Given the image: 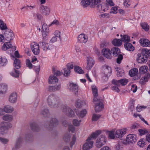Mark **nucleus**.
<instances>
[{"label":"nucleus","mask_w":150,"mask_h":150,"mask_svg":"<svg viewBox=\"0 0 150 150\" xmlns=\"http://www.w3.org/2000/svg\"><path fill=\"white\" fill-rule=\"evenodd\" d=\"M114 5V3L112 0H106L105 4L103 3L102 12L108 10L110 6H112Z\"/></svg>","instance_id":"obj_11"},{"label":"nucleus","mask_w":150,"mask_h":150,"mask_svg":"<svg viewBox=\"0 0 150 150\" xmlns=\"http://www.w3.org/2000/svg\"><path fill=\"white\" fill-rule=\"evenodd\" d=\"M31 47L32 51L34 54L38 55L39 54L40 50L38 44L34 42L32 44Z\"/></svg>","instance_id":"obj_15"},{"label":"nucleus","mask_w":150,"mask_h":150,"mask_svg":"<svg viewBox=\"0 0 150 150\" xmlns=\"http://www.w3.org/2000/svg\"><path fill=\"white\" fill-rule=\"evenodd\" d=\"M150 77V74L149 73H147L143 77V82L147 81L148 79Z\"/></svg>","instance_id":"obj_59"},{"label":"nucleus","mask_w":150,"mask_h":150,"mask_svg":"<svg viewBox=\"0 0 150 150\" xmlns=\"http://www.w3.org/2000/svg\"><path fill=\"white\" fill-rule=\"evenodd\" d=\"M100 115H99L93 114L92 116L93 121H96L100 117Z\"/></svg>","instance_id":"obj_54"},{"label":"nucleus","mask_w":150,"mask_h":150,"mask_svg":"<svg viewBox=\"0 0 150 150\" xmlns=\"http://www.w3.org/2000/svg\"><path fill=\"white\" fill-rule=\"evenodd\" d=\"M124 46L126 50L129 51H133L134 50V47L129 42L125 43Z\"/></svg>","instance_id":"obj_35"},{"label":"nucleus","mask_w":150,"mask_h":150,"mask_svg":"<svg viewBox=\"0 0 150 150\" xmlns=\"http://www.w3.org/2000/svg\"><path fill=\"white\" fill-rule=\"evenodd\" d=\"M138 73V70L137 68H133L130 70L129 74L131 76H136Z\"/></svg>","instance_id":"obj_39"},{"label":"nucleus","mask_w":150,"mask_h":150,"mask_svg":"<svg viewBox=\"0 0 150 150\" xmlns=\"http://www.w3.org/2000/svg\"><path fill=\"white\" fill-rule=\"evenodd\" d=\"M41 114L45 117H47L49 114V111L47 108L41 110Z\"/></svg>","instance_id":"obj_43"},{"label":"nucleus","mask_w":150,"mask_h":150,"mask_svg":"<svg viewBox=\"0 0 150 150\" xmlns=\"http://www.w3.org/2000/svg\"><path fill=\"white\" fill-rule=\"evenodd\" d=\"M102 132L100 130H98L93 133L86 140V142L83 144V150H88L91 148L93 145L92 139H95Z\"/></svg>","instance_id":"obj_1"},{"label":"nucleus","mask_w":150,"mask_h":150,"mask_svg":"<svg viewBox=\"0 0 150 150\" xmlns=\"http://www.w3.org/2000/svg\"><path fill=\"white\" fill-rule=\"evenodd\" d=\"M146 144L144 139H141L138 142V145L140 147H143Z\"/></svg>","instance_id":"obj_48"},{"label":"nucleus","mask_w":150,"mask_h":150,"mask_svg":"<svg viewBox=\"0 0 150 150\" xmlns=\"http://www.w3.org/2000/svg\"><path fill=\"white\" fill-rule=\"evenodd\" d=\"M76 112L79 117L83 118L86 115V111L85 109H83L81 111L77 110L76 111Z\"/></svg>","instance_id":"obj_30"},{"label":"nucleus","mask_w":150,"mask_h":150,"mask_svg":"<svg viewBox=\"0 0 150 150\" xmlns=\"http://www.w3.org/2000/svg\"><path fill=\"white\" fill-rule=\"evenodd\" d=\"M136 136L134 134H129L127 137L126 141L129 144V143H133L136 141Z\"/></svg>","instance_id":"obj_17"},{"label":"nucleus","mask_w":150,"mask_h":150,"mask_svg":"<svg viewBox=\"0 0 150 150\" xmlns=\"http://www.w3.org/2000/svg\"><path fill=\"white\" fill-rule=\"evenodd\" d=\"M47 102L49 105L52 108H57L59 106L60 101L59 98L54 95H51L47 98Z\"/></svg>","instance_id":"obj_3"},{"label":"nucleus","mask_w":150,"mask_h":150,"mask_svg":"<svg viewBox=\"0 0 150 150\" xmlns=\"http://www.w3.org/2000/svg\"><path fill=\"white\" fill-rule=\"evenodd\" d=\"M91 3V1L90 0H82L81 4L84 8L88 6Z\"/></svg>","instance_id":"obj_38"},{"label":"nucleus","mask_w":150,"mask_h":150,"mask_svg":"<svg viewBox=\"0 0 150 150\" xmlns=\"http://www.w3.org/2000/svg\"><path fill=\"white\" fill-rule=\"evenodd\" d=\"M103 106L102 102H99L97 103L95 107V110L96 112H99L101 111L103 109Z\"/></svg>","instance_id":"obj_31"},{"label":"nucleus","mask_w":150,"mask_h":150,"mask_svg":"<svg viewBox=\"0 0 150 150\" xmlns=\"http://www.w3.org/2000/svg\"><path fill=\"white\" fill-rule=\"evenodd\" d=\"M14 66L17 69H19L21 66L20 60L16 58L14 61Z\"/></svg>","instance_id":"obj_36"},{"label":"nucleus","mask_w":150,"mask_h":150,"mask_svg":"<svg viewBox=\"0 0 150 150\" xmlns=\"http://www.w3.org/2000/svg\"><path fill=\"white\" fill-rule=\"evenodd\" d=\"M146 108V107L144 106L138 105L136 108V110L137 112H140L142 110L145 109Z\"/></svg>","instance_id":"obj_56"},{"label":"nucleus","mask_w":150,"mask_h":150,"mask_svg":"<svg viewBox=\"0 0 150 150\" xmlns=\"http://www.w3.org/2000/svg\"><path fill=\"white\" fill-rule=\"evenodd\" d=\"M8 130V125L5 122H2L0 124V133L2 135L7 133Z\"/></svg>","instance_id":"obj_9"},{"label":"nucleus","mask_w":150,"mask_h":150,"mask_svg":"<svg viewBox=\"0 0 150 150\" xmlns=\"http://www.w3.org/2000/svg\"><path fill=\"white\" fill-rule=\"evenodd\" d=\"M150 56V50L143 49L141 53L137 54V60L139 63L142 64L147 62L148 57Z\"/></svg>","instance_id":"obj_2"},{"label":"nucleus","mask_w":150,"mask_h":150,"mask_svg":"<svg viewBox=\"0 0 150 150\" xmlns=\"http://www.w3.org/2000/svg\"><path fill=\"white\" fill-rule=\"evenodd\" d=\"M17 95L15 92L11 93L9 96V101L12 103H14L16 102L17 100Z\"/></svg>","instance_id":"obj_21"},{"label":"nucleus","mask_w":150,"mask_h":150,"mask_svg":"<svg viewBox=\"0 0 150 150\" xmlns=\"http://www.w3.org/2000/svg\"><path fill=\"white\" fill-rule=\"evenodd\" d=\"M2 118L5 121L10 122L13 120V116L10 114H6L3 116Z\"/></svg>","instance_id":"obj_32"},{"label":"nucleus","mask_w":150,"mask_h":150,"mask_svg":"<svg viewBox=\"0 0 150 150\" xmlns=\"http://www.w3.org/2000/svg\"><path fill=\"white\" fill-rule=\"evenodd\" d=\"M87 66L86 68L87 70H89L91 69L95 63L94 61L93 58L90 57H87Z\"/></svg>","instance_id":"obj_19"},{"label":"nucleus","mask_w":150,"mask_h":150,"mask_svg":"<svg viewBox=\"0 0 150 150\" xmlns=\"http://www.w3.org/2000/svg\"><path fill=\"white\" fill-rule=\"evenodd\" d=\"M106 138L105 136L102 135L99 137L96 141V146L98 148H100L104 145L106 142Z\"/></svg>","instance_id":"obj_6"},{"label":"nucleus","mask_w":150,"mask_h":150,"mask_svg":"<svg viewBox=\"0 0 150 150\" xmlns=\"http://www.w3.org/2000/svg\"><path fill=\"white\" fill-rule=\"evenodd\" d=\"M26 64L27 67H28L29 69H31L33 68V65L29 60L27 59L26 60Z\"/></svg>","instance_id":"obj_53"},{"label":"nucleus","mask_w":150,"mask_h":150,"mask_svg":"<svg viewBox=\"0 0 150 150\" xmlns=\"http://www.w3.org/2000/svg\"><path fill=\"white\" fill-rule=\"evenodd\" d=\"M130 40V38L127 35H124L122 38V41H123L125 43L129 42Z\"/></svg>","instance_id":"obj_45"},{"label":"nucleus","mask_w":150,"mask_h":150,"mask_svg":"<svg viewBox=\"0 0 150 150\" xmlns=\"http://www.w3.org/2000/svg\"><path fill=\"white\" fill-rule=\"evenodd\" d=\"M61 87L60 84H59L58 85H55L54 86H50L49 88V90L51 91H59L60 90Z\"/></svg>","instance_id":"obj_37"},{"label":"nucleus","mask_w":150,"mask_h":150,"mask_svg":"<svg viewBox=\"0 0 150 150\" xmlns=\"http://www.w3.org/2000/svg\"><path fill=\"white\" fill-rule=\"evenodd\" d=\"M4 35L5 40L10 41L13 40L14 38V34L12 30L8 29L5 31Z\"/></svg>","instance_id":"obj_7"},{"label":"nucleus","mask_w":150,"mask_h":150,"mask_svg":"<svg viewBox=\"0 0 150 150\" xmlns=\"http://www.w3.org/2000/svg\"><path fill=\"white\" fill-rule=\"evenodd\" d=\"M32 129L34 131L38 132L40 130V127L39 126L35 123H32L30 125Z\"/></svg>","instance_id":"obj_40"},{"label":"nucleus","mask_w":150,"mask_h":150,"mask_svg":"<svg viewBox=\"0 0 150 150\" xmlns=\"http://www.w3.org/2000/svg\"><path fill=\"white\" fill-rule=\"evenodd\" d=\"M68 129L69 131L71 132H72L73 133L75 131V128L73 125H70L69 126Z\"/></svg>","instance_id":"obj_64"},{"label":"nucleus","mask_w":150,"mask_h":150,"mask_svg":"<svg viewBox=\"0 0 150 150\" xmlns=\"http://www.w3.org/2000/svg\"><path fill=\"white\" fill-rule=\"evenodd\" d=\"M0 28L2 30H5L7 29L6 24L1 20H0Z\"/></svg>","instance_id":"obj_46"},{"label":"nucleus","mask_w":150,"mask_h":150,"mask_svg":"<svg viewBox=\"0 0 150 150\" xmlns=\"http://www.w3.org/2000/svg\"><path fill=\"white\" fill-rule=\"evenodd\" d=\"M118 57L117 59V62L118 64H120L121 63V60L123 59V56L121 54L118 55Z\"/></svg>","instance_id":"obj_58"},{"label":"nucleus","mask_w":150,"mask_h":150,"mask_svg":"<svg viewBox=\"0 0 150 150\" xmlns=\"http://www.w3.org/2000/svg\"><path fill=\"white\" fill-rule=\"evenodd\" d=\"M112 43L114 46H120L122 45V41L120 39L115 38L112 41Z\"/></svg>","instance_id":"obj_34"},{"label":"nucleus","mask_w":150,"mask_h":150,"mask_svg":"<svg viewBox=\"0 0 150 150\" xmlns=\"http://www.w3.org/2000/svg\"><path fill=\"white\" fill-rule=\"evenodd\" d=\"M102 71L105 76H109L112 73L111 68L107 65H104L102 68Z\"/></svg>","instance_id":"obj_14"},{"label":"nucleus","mask_w":150,"mask_h":150,"mask_svg":"<svg viewBox=\"0 0 150 150\" xmlns=\"http://www.w3.org/2000/svg\"><path fill=\"white\" fill-rule=\"evenodd\" d=\"M148 70V67L146 66H144L140 67L139 69V71L141 74H143L147 72Z\"/></svg>","instance_id":"obj_41"},{"label":"nucleus","mask_w":150,"mask_h":150,"mask_svg":"<svg viewBox=\"0 0 150 150\" xmlns=\"http://www.w3.org/2000/svg\"><path fill=\"white\" fill-rule=\"evenodd\" d=\"M58 125V121L55 118H52L50 121L48 128H52L57 126Z\"/></svg>","instance_id":"obj_22"},{"label":"nucleus","mask_w":150,"mask_h":150,"mask_svg":"<svg viewBox=\"0 0 150 150\" xmlns=\"http://www.w3.org/2000/svg\"><path fill=\"white\" fill-rule=\"evenodd\" d=\"M61 109L63 112L65 113L69 117H73L74 115V111L70 107L66 105H62Z\"/></svg>","instance_id":"obj_4"},{"label":"nucleus","mask_w":150,"mask_h":150,"mask_svg":"<svg viewBox=\"0 0 150 150\" xmlns=\"http://www.w3.org/2000/svg\"><path fill=\"white\" fill-rule=\"evenodd\" d=\"M3 110L7 113H10L12 112L14 110V108L12 106L7 105L4 107Z\"/></svg>","instance_id":"obj_27"},{"label":"nucleus","mask_w":150,"mask_h":150,"mask_svg":"<svg viewBox=\"0 0 150 150\" xmlns=\"http://www.w3.org/2000/svg\"><path fill=\"white\" fill-rule=\"evenodd\" d=\"M10 74L13 76L18 77L19 76L18 71L15 69L10 72Z\"/></svg>","instance_id":"obj_44"},{"label":"nucleus","mask_w":150,"mask_h":150,"mask_svg":"<svg viewBox=\"0 0 150 150\" xmlns=\"http://www.w3.org/2000/svg\"><path fill=\"white\" fill-rule=\"evenodd\" d=\"M58 79L54 76L51 75L49 79V82L50 84H54L58 82Z\"/></svg>","instance_id":"obj_33"},{"label":"nucleus","mask_w":150,"mask_h":150,"mask_svg":"<svg viewBox=\"0 0 150 150\" xmlns=\"http://www.w3.org/2000/svg\"><path fill=\"white\" fill-rule=\"evenodd\" d=\"M128 82L127 79H124L118 80L113 79L112 81V83L113 84L116 86H120V85H122V86L126 85Z\"/></svg>","instance_id":"obj_12"},{"label":"nucleus","mask_w":150,"mask_h":150,"mask_svg":"<svg viewBox=\"0 0 150 150\" xmlns=\"http://www.w3.org/2000/svg\"><path fill=\"white\" fill-rule=\"evenodd\" d=\"M91 1L92 7H96L99 12H102L103 3H100L101 0H91Z\"/></svg>","instance_id":"obj_5"},{"label":"nucleus","mask_w":150,"mask_h":150,"mask_svg":"<svg viewBox=\"0 0 150 150\" xmlns=\"http://www.w3.org/2000/svg\"><path fill=\"white\" fill-rule=\"evenodd\" d=\"M8 90V85L4 83H0V94H5Z\"/></svg>","instance_id":"obj_20"},{"label":"nucleus","mask_w":150,"mask_h":150,"mask_svg":"<svg viewBox=\"0 0 150 150\" xmlns=\"http://www.w3.org/2000/svg\"><path fill=\"white\" fill-rule=\"evenodd\" d=\"M10 49V51H15L16 50L15 46H13L10 41L5 42L3 44L2 49L4 51H6L8 49Z\"/></svg>","instance_id":"obj_10"},{"label":"nucleus","mask_w":150,"mask_h":150,"mask_svg":"<svg viewBox=\"0 0 150 150\" xmlns=\"http://www.w3.org/2000/svg\"><path fill=\"white\" fill-rule=\"evenodd\" d=\"M111 52L113 55L115 57L117 56L118 55L120 54V49L118 47H114L112 48L111 50Z\"/></svg>","instance_id":"obj_28"},{"label":"nucleus","mask_w":150,"mask_h":150,"mask_svg":"<svg viewBox=\"0 0 150 150\" xmlns=\"http://www.w3.org/2000/svg\"><path fill=\"white\" fill-rule=\"evenodd\" d=\"M141 45L143 47H146L150 46V42L146 39H141L139 41Z\"/></svg>","instance_id":"obj_25"},{"label":"nucleus","mask_w":150,"mask_h":150,"mask_svg":"<svg viewBox=\"0 0 150 150\" xmlns=\"http://www.w3.org/2000/svg\"><path fill=\"white\" fill-rule=\"evenodd\" d=\"M40 47L44 51H47V50H51L53 48V45H48V43L45 41H40L39 42Z\"/></svg>","instance_id":"obj_8"},{"label":"nucleus","mask_w":150,"mask_h":150,"mask_svg":"<svg viewBox=\"0 0 150 150\" xmlns=\"http://www.w3.org/2000/svg\"><path fill=\"white\" fill-rule=\"evenodd\" d=\"M23 139L22 137H20L16 140L14 146L12 150H16L21 146V144L22 142Z\"/></svg>","instance_id":"obj_23"},{"label":"nucleus","mask_w":150,"mask_h":150,"mask_svg":"<svg viewBox=\"0 0 150 150\" xmlns=\"http://www.w3.org/2000/svg\"><path fill=\"white\" fill-rule=\"evenodd\" d=\"M102 54L105 57L108 59H110L112 57L111 50L110 49L104 48L102 50Z\"/></svg>","instance_id":"obj_18"},{"label":"nucleus","mask_w":150,"mask_h":150,"mask_svg":"<svg viewBox=\"0 0 150 150\" xmlns=\"http://www.w3.org/2000/svg\"><path fill=\"white\" fill-rule=\"evenodd\" d=\"M62 72L64 75L65 76H68L70 75V71L66 68L64 69Z\"/></svg>","instance_id":"obj_51"},{"label":"nucleus","mask_w":150,"mask_h":150,"mask_svg":"<svg viewBox=\"0 0 150 150\" xmlns=\"http://www.w3.org/2000/svg\"><path fill=\"white\" fill-rule=\"evenodd\" d=\"M70 136L68 134H65L64 137V140L67 142H68L70 140Z\"/></svg>","instance_id":"obj_57"},{"label":"nucleus","mask_w":150,"mask_h":150,"mask_svg":"<svg viewBox=\"0 0 150 150\" xmlns=\"http://www.w3.org/2000/svg\"><path fill=\"white\" fill-rule=\"evenodd\" d=\"M42 31H49L48 26L45 23H44L42 27Z\"/></svg>","instance_id":"obj_61"},{"label":"nucleus","mask_w":150,"mask_h":150,"mask_svg":"<svg viewBox=\"0 0 150 150\" xmlns=\"http://www.w3.org/2000/svg\"><path fill=\"white\" fill-rule=\"evenodd\" d=\"M92 91L93 93L94 96L95 97L97 96L98 95V90L96 86L95 85L91 86Z\"/></svg>","instance_id":"obj_42"},{"label":"nucleus","mask_w":150,"mask_h":150,"mask_svg":"<svg viewBox=\"0 0 150 150\" xmlns=\"http://www.w3.org/2000/svg\"><path fill=\"white\" fill-rule=\"evenodd\" d=\"M7 59L5 56H0V66H4L7 64Z\"/></svg>","instance_id":"obj_29"},{"label":"nucleus","mask_w":150,"mask_h":150,"mask_svg":"<svg viewBox=\"0 0 150 150\" xmlns=\"http://www.w3.org/2000/svg\"><path fill=\"white\" fill-rule=\"evenodd\" d=\"M81 100H76L75 102V105L77 108H80L82 107L81 105Z\"/></svg>","instance_id":"obj_55"},{"label":"nucleus","mask_w":150,"mask_h":150,"mask_svg":"<svg viewBox=\"0 0 150 150\" xmlns=\"http://www.w3.org/2000/svg\"><path fill=\"white\" fill-rule=\"evenodd\" d=\"M81 122V120H79L77 119H74L73 120V123L75 126H79L80 125V122Z\"/></svg>","instance_id":"obj_52"},{"label":"nucleus","mask_w":150,"mask_h":150,"mask_svg":"<svg viewBox=\"0 0 150 150\" xmlns=\"http://www.w3.org/2000/svg\"><path fill=\"white\" fill-rule=\"evenodd\" d=\"M127 131V129L126 128L118 129L115 132V136L117 138H120L126 134Z\"/></svg>","instance_id":"obj_16"},{"label":"nucleus","mask_w":150,"mask_h":150,"mask_svg":"<svg viewBox=\"0 0 150 150\" xmlns=\"http://www.w3.org/2000/svg\"><path fill=\"white\" fill-rule=\"evenodd\" d=\"M40 11L41 13L43 15H47L50 13V9L47 6H42L40 8Z\"/></svg>","instance_id":"obj_24"},{"label":"nucleus","mask_w":150,"mask_h":150,"mask_svg":"<svg viewBox=\"0 0 150 150\" xmlns=\"http://www.w3.org/2000/svg\"><path fill=\"white\" fill-rule=\"evenodd\" d=\"M109 137L110 139H114L115 138V133L113 131L110 132L109 133Z\"/></svg>","instance_id":"obj_63"},{"label":"nucleus","mask_w":150,"mask_h":150,"mask_svg":"<svg viewBox=\"0 0 150 150\" xmlns=\"http://www.w3.org/2000/svg\"><path fill=\"white\" fill-rule=\"evenodd\" d=\"M68 89L73 93L77 94L78 91V86L76 83H69Z\"/></svg>","instance_id":"obj_13"},{"label":"nucleus","mask_w":150,"mask_h":150,"mask_svg":"<svg viewBox=\"0 0 150 150\" xmlns=\"http://www.w3.org/2000/svg\"><path fill=\"white\" fill-rule=\"evenodd\" d=\"M74 71L80 74H82L83 73V71L79 67L76 66L74 67Z\"/></svg>","instance_id":"obj_49"},{"label":"nucleus","mask_w":150,"mask_h":150,"mask_svg":"<svg viewBox=\"0 0 150 150\" xmlns=\"http://www.w3.org/2000/svg\"><path fill=\"white\" fill-rule=\"evenodd\" d=\"M79 42L81 43H86L87 41V37L86 35L83 34H80L78 38Z\"/></svg>","instance_id":"obj_26"},{"label":"nucleus","mask_w":150,"mask_h":150,"mask_svg":"<svg viewBox=\"0 0 150 150\" xmlns=\"http://www.w3.org/2000/svg\"><path fill=\"white\" fill-rule=\"evenodd\" d=\"M76 138L75 136V135H73V136L72 141L71 142L70 144V146L71 147H72L75 144L76 140Z\"/></svg>","instance_id":"obj_60"},{"label":"nucleus","mask_w":150,"mask_h":150,"mask_svg":"<svg viewBox=\"0 0 150 150\" xmlns=\"http://www.w3.org/2000/svg\"><path fill=\"white\" fill-rule=\"evenodd\" d=\"M139 131L141 135H144L147 133V131L145 129H139Z\"/></svg>","instance_id":"obj_62"},{"label":"nucleus","mask_w":150,"mask_h":150,"mask_svg":"<svg viewBox=\"0 0 150 150\" xmlns=\"http://www.w3.org/2000/svg\"><path fill=\"white\" fill-rule=\"evenodd\" d=\"M9 142V139L4 137H0V142L4 144H6Z\"/></svg>","instance_id":"obj_50"},{"label":"nucleus","mask_w":150,"mask_h":150,"mask_svg":"<svg viewBox=\"0 0 150 150\" xmlns=\"http://www.w3.org/2000/svg\"><path fill=\"white\" fill-rule=\"evenodd\" d=\"M141 25L144 30L148 31L149 30V27L148 25L146 23H141Z\"/></svg>","instance_id":"obj_47"}]
</instances>
